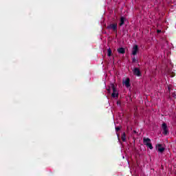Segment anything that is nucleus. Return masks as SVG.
Here are the masks:
<instances>
[{
    "label": "nucleus",
    "instance_id": "obj_12",
    "mask_svg": "<svg viewBox=\"0 0 176 176\" xmlns=\"http://www.w3.org/2000/svg\"><path fill=\"white\" fill-rule=\"evenodd\" d=\"M123 24H124V17L122 16L120 19V25H123Z\"/></svg>",
    "mask_w": 176,
    "mask_h": 176
},
{
    "label": "nucleus",
    "instance_id": "obj_8",
    "mask_svg": "<svg viewBox=\"0 0 176 176\" xmlns=\"http://www.w3.org/2000/svg\"><path fill=\"white\" fill-rule=\"evenodd\" d=\"M133 72L134 75H136V76H141V72L140 71V69L138 68H135L133 70Z\"/></svg>",
    "mask_w": 176,
    "mask_h": 176
},
{
    "label": "nucleus",
    "instance_id": "obj_4",
    "mask_svg": "<svg viewBox=\"0 0 176 176\" xmlns=\"http://www.w3.org/2000/svg\"><path fill=\"white\" fill-rule=\"evenodd\" d=\"M156 149L157 152H160V153H163V152H164L165 148L161 144H158L156 145Z\"/></svg>",
    "mask_w": 176,
    "mask_h": 176
},
{
    "label": "nucleus",
    "instance_id": "obj_18",
    "mask_svg": "<svg viewBox=\"0 0 176 176\" xmlns=\"http://www.w3.org/2000/svg\"><path fill=\"white\" fill-rule=\"evenodd\" d=\"M107 91H108L109 93H111V89H107Z\"/></svg>",
    "mask_w": 176,
    "mask_h": 176
},
{
    "label": "nucleus",
    "instance_id": "obj_5",
    "mask_svg": "<svg viewBox=\"0 0 176 176\" xmlns=\"http://www.w3.org/2000/svg\"><path fill=\"white\" fill-rule=\"evenodd\" d=\"M131 53L133 56H136L137 53H138V45H135L132 47Z\"/></svg>",
    "mask_w": 176,
    "mask_h": 176
},
{
    "label": "nucleus",
    "instance_id": "obj_16",
    "mask_svg": "<svg viewBox=\"0 0 176 176\" xmlns=\"http://www.w3.org/2000/svg\"><path fill=\"white\" fill-rule=\"evenodd\" d=\"M157 34H159V33L162 32V30H157Z\"/></svg>",
    "mask_w": 176,
    "mask_h": 176
},
{
    "label": "nucleus",
    "instance_id": "obj_6",
    "mask_svg": "<svg viewBox=\"0 0 176 176\" xmlns=\"http://www.w3.org/2000/svg\"><path fill=\"white\" fill-rule=\"evenodd\" d=\"M109 30H113V31H116L118 30V24L113 23L107 26Z\"/></svg>",
    "mask_w": 176,
    "mask_h": 176
},
{
    "label": "nucleus",
    "instance_id": "obj_11",
    "mask_svg": "<svg viewBox=\"0 0 176 176\" xmlns=\"http://www.w3.org/2000/svg\"><path fill=\"white\" fill-rule=\"evenodd\" d=\"M121 139H122V140L124 142H126V133H122V137H121Z\"/></svg>",
    "mask_w": 176,
    "mask_h": 176
},
{
    "label": "nucleus",
    "instance_id": "obj_17",
    "mask_svg": "<svg viewBox=\"0 0 176 176\" xmlns=\"http://www.w3.org/2000/svg\"><path fill=\"white\" fill-rule=\"evenodd\" d=\"M173 97H174L175 98H176V93H174V94H173Z\"/></svg>",
    "mask_w": 176,
    "mask_h": 176
},
{
    "label": "nucleus",
    "instance_id": "obj_9",
    "mask_svg": "<svg viewBox=\"0 0 176 176\" xmlns=\"http://www.w3.org/2000/svg\"><path fill=\"white\" fill-rule=\"evenodd\" d=\"M118 53H120V54H124L126 53V50H124V48L123 47H120L118 49Z\"/></svg>",
    "mask_w": 176,
    "mask_h": 176
},
{
    "label": "nucleus",
    "instance_id": "obj_7",
    "mask_svg": "<svg viewBox=\"0 0 176 176\" xmlns=\"http://www.w3.org/2000/svg\"><path fill=\"white\" fill-rule=\"evenodd\" d=\"M122 85L126 86V87H130V78H128L125 80H123Z\"/></svg>",
    "mask_w": 176,
    "mask_h": 176
},
{
    "label": "nucleus",
    "instance_id": "obj_10",
    "mask_svg": "<svg viewBox=\"0 0 176 176\" xmlns=\"http://www.w3.org/2000/svg\"><path fill=\"white\" fill-rule=\"evenodd\" d=\"M107 56L108 57H111L112 56V50H111V48L107 50Z\"/></svg>",
    "mask_w": 176,
    "mask_h": 176
},
{
    "label": "nucleus",
    "instance_id": "obj_14",
    "mask_svg": "<svg viewBox=\"0 0 176 176\" xmlns=\"http://www.w3.org/2000/svg\"><path fill=\"white\" fill-rule=\"evenodd\" d=\"M119 130H120V128H119V127L116 128V131H119Z\"/></svg>",
    "mask_w": 176,
    "mask_h": 176
},
{
    "label": "nucleus",
    "instance_id": "obj_1",
    "mask_svg": "<svg viewBox=\"0 0 176 176\" xmlns=\"http://www.w3.org/2000/svg\"><path fill=\"white\" fill-rule=\"evenodd\" d=\"M143 142L146 145V146H148V148H149V149H153L152 143H151V139H149L148 138H144L143 139Z\"/></svg>",
    "mask_w": 176,
    "mask_h": 176
},
{
    "label": "nucleus",
    "instance_id": "obj_3",
    "mask_svg": "<svg viewBox=\"0 0 176 176\" xmlns=\"http://www.w3.org/2000/svg\"><path fill=\"white\" fill-rule=\"evenodd\" d=\"M162 129L163 130L162 134H164V135H167L168 134V129H167V124L163 123L162 125Z\"/></svg>",
    "mask_w": 176,
    "mask_h": 176
},
{
    "label": "nucleus",
    "instance_id": "obj_13",
    "mask_svg": "<svg viewBox=\"0 0 176 176\" xmlns=\"http://www.w3.org/2000/svg\"><path fill=\"white\" fill-rule=\"evenodd\" d=\"M168 90L169 92L171 91V86H170V85L168 86Z\"/></svg>",
    "mask_w": 176,
    "mask_h": 176
},
{
    "label": "nucleus",
    "instance_id": "obj_15",
    "mask_svg": "<svg viewBox=\"0 0 176 176\" xmlns=\"http://www.w3.org/2000/svg\"><path fill=\"white\" fill-rule=\"evenodd\" d=\"M136 61H137V59H135V58H133V63H135Z\"/></svg>",
    "mask_w": 176,
    "mask_h": 176
},
{
    "label": "nucleus",
    "instance_id": "obj_2",
    "mask_svg": "<svg viewBox=\"0 0 176 176\" xmlns=\"http://www.w3.org/2000/svg\"><path fill=\"white\" fill-rule=\"evenodd\" d=\"M111 87L113 90V93L111 94V97H113V98L118 97L119 96V92H118V90H116V87H115V85L111 84Z\"/></svg>",
    "mask_w": 176,
    "mask_h": 176
}]
</instances>
